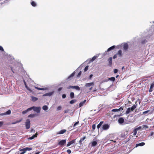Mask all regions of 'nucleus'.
Listing matches in <instances>:
<instances>
[{
	"mask_svg": "<svg viewBox=\"0 0 154 154\" xmlns=\"http://www.w3.org/2000/svg\"><path fill=\"white\" fill-rule=\"evenodd\" d=\"M145 145V143L144 142H141V143L136 144L135 147H137L138 146H143Z\"/></svg>",
	"mask_w": 154,
	"mask_h": 154,
	"instance_id": "14",
	"label": "nucleus"
},
{
	"mask_svg": "<svg viewBox=\"0 0 154 154\" xmlns=\"http://www.w3.org/2000/svg\"><path fill=\"white\" fill-rule=\"evenodd\" d=\"M48 89V88H41L40 90H46Z\"/></svg>",
	"mask_w": 154,
	"mask_h": 154,
	"instance_id": "48",
	"label": "nucleus"
},
{
	"mask_svg": "<svg viewBox=\"0 0 154 154\" xmlns=\"http://www.w3.org/2000/svg\"><path fill=\"white\" fill-rule=\"evenodd\" d=\"M86 101V100H84L83 101L80 102L79 104V107H81L83 106Z\"/></svg>",
	"mask_w": 154,
	"mask_h": 154,
	"instance_id": "23",
	"label": "nucleus"
},
{
	"mask_svg": "<svg viewBox=\"0 0 154 154\" xmlns=\"http://www.w3.org/2000/svg\"><path fill=\"white\" fill-rule=\"evenodd\" d=\"M62 89V88H60L58 89V91H60Z\"/></svg>",
	"mask_w": 154,
	"mask_h": 154,
	"instance_id": "58",
	"label": "nucleus"
},
{
	"mask_svg": "<svg viewBox=\"0 0 154 154\" xmlns=\"http://www.w3.org/2000/svg\"><path fill=\"white\" fill-rule=\"evenodd\" d=\"M141 128V126H140L138 128H134L133 131V134L132 136H135L137 134V131L139 130H140Z\"/></svg>",
	"mask_w": 154,
	"mask_h": 154,
	"instance_id": "3",
	"label": "nucleus"
},
{
	"mask_svg": "<svg viewBox=\"0 0 154 154\" xmlns=\"http://www.w3.org/2000/svg\"><path fill=\"white\" fill-rule=\"evenodd\" d=\"M67 152L69 154H70V153H71V150H70V149H68L67 150Z\"/></svg>",
	"mask_w": 154,
	"mask_h": 154,
	"instance_id": "52",
	"label": "nucleus"
},
{
	"mask_svg": "<svg viewBox=\"0 0 154 154\" xmlns=\"http://www.w3.org/2000/svg\"><path fill=\"white\" fill-rule=\"evenodd\" d=\"M22 121V119L20 120L16 121L15 122H14L12 123V124H15L18 123H19L20 122Z\"/></svg>",
	"mask_w": 154,
	"mask_h": 154,
	"instance_id": "35",
	"label": "nucleus"
},
{
	"mask_svg": "<svg viewBox=\"0 0 154 154\" xmlns=\"http://www.w3.org/2000/svg\"><path fill=\"white\" fill-rule=\"evenodd\" d=\"M96 126L95 125H92V128L93 130H94Z\"/></svg>",
	"mask_w": 154,
	"mask_h": 154,
	"instance_id": "50",
	"label": "nucleus"
},
{
	"mask_svg": "<svg viewBox=\"0 0 154 154\" xmlns=\"http://www.w3.org/2000/svg\"><path fill=\"white\" fill-rule=\"evenodd\" d=\"M92 87H91V88H90V89H89V90H90V91H91V90L92 89Z\"/></svg>",
	"mask_w": 154,
	"mask_h": 154,
	"instance_id": "63",
	"label": "nucleus"
},
{
	"mask_svg": "<svg viewBox=\"0 0 154 154\" xmlns=\"http://www.w3.org/2000/svg\"><path fill=\"white\" fill-rule=\"evenodd\" d=\"M109 141H113L114 142H116V141H113V140H110Z\"/></svg>",
	"mask_w": 154,
	"mask_h": 154,
	"instance_id": "64",
	"label": "nucleus"
},
{
	"mask_svg": "<svg viewBox=\"0 0 154 154\" xmlns=\"http://www.w3.org/2000/svg\"><path fill=\"white\" fill-rule=\"evenodd\" d=\"M116 54L118 57H121L122 55V51L121 50H119Z\"/></svg>",
	"mask_w": 154,
	"mask_h": 154,
	"instance_id": "18",
	"label": "nucleus"
},
{
	"mask_svg": "<svg viewBox=\"0 0 154 154\" xmlns=\"http://www.w3.org/2000/svg\"><path fill=\"white\" fill-rule=\"evenodd\" d=\"M75 72H73L68 77L67 79H70L71 77H72L74 76V75H75Z\"/></svg>",
	"mask_w": 154,
	"mask_h": 154,
	"instance_id": "30",
	"label": "nucleus"
},
{
	"mask_svg": "<svg viewBox=\"0 0 154 154\" xmlns=\"http://www.w3.org/2000/svg\"><path fill=\"white\" fill-rule=\"evenodd\" d=\"M154 134V132H151V133L150 135V136H152Z\"/></svg>",
	"mask_w": 154,
	"mask_h": 154,
	"instance_id": "57",
	"label": "nucleus"
},
{
	"mask_svg": "<svg viewBox=\"0 0 154 154\" xmlns=\"http://www.w3.org/2000/svg\"><path fill=\"white\" fill-rule=\"evenodd\" d=\"M115 46L113 45L107 49L106 51H105V53H106L107 52L109 51L112 50H113L115 48Z\"/></svg>",
	"mask_w": 154,
	"mask_h": 154,
	"instance_id": "13",
	"label": "nucleus"
},
{
	"mask_svg": "<svg viewBox=\"0 0 154 154\" xmlns=\"http://www.w3.org/2000/svg\"><path fill=\"white\" fill-rule=\"evenodd\" d=\"M11 113V111L10 110H8L5 113H4V115H9Z\"/></svg>",
	"mask_w": 154,
	"mask_h": 154,
	"instance_id": "32",
	"label": "nucleus"
},
{
	"mask_svg": "<svg viewBox=\"0 0 154 154\" xmlns=\"http://www.w3.org/2000/svg\"><path fill=\"white\" fill-rule=\"evenodd\" d=\"M62 97L63 98H65L66 97V95L65 94H63L62 95Z\"/></svg>",
	"mask_w": 154,
	"mask_h": 154,
	"instance_id": "53",
	"label": "nucleus"
},
{
	"mask_svg": "<svg viewBox=\"0 0 154 154\" xmlns=\"http://www.w3.org/2000/svg\"><path fill=\"white\" fill-rule=\"evenodd\" d=\"M93 76V75L91 74L90 75L89 78L91 79V78Z\"/></svg>",
	"mask_w": 154,
	"mask_h": 154,
	"instance_id": "60",
	"label": "nucleus"
},
{
	"mask_svg": "<svg viewBox=\"0 0 154 154\" xmlns=\"http://www.w3.org/2000/svg\"><path fill=\"white\" fill-rule=\"evenodd\" d=\"M25 87L30 92H32V91L30 88H29L27 85H26L25 86Z\"/></svg>",
	"mask_w": 154,
	"mask_h": 154,
	"instance_id": "37",
	"label": "nucleus"
},
{
	"mask_svg": "<svg viewBox=\"0 0 154 154\" xmlns=\"http://www.w3.org/2000/svg\"><path fill=\"white\" fill-rule=\"evenodd\" d=\"M124 122V120L122 118H121L118 119V122L120 124H122Z\"/></svg>",
	"mask_w": 154,
	"mask_h": 154,
	"instance_id": "19",
	"label": "nucleus"
},
{
	"mask_svg": "<svg viewBox=\"0 0 154 154\" xmlns=\"http://www.w3.org/2000/svg\"><path fill=\"white\" fill-rule=\"evenodd\" d=\"M32 149V148H29V147H25L24 148L22 149H20V151L22 152H21L20 153V154H24V153H25L26 151H29L31 150Z\"/></svg>",
	"mask_w": 154,
	"mask_h": 154,
	"instance_id": "2",
	"label": "nucleus"
},
{
	"mask_svg": "<svg viewBox=\"0 0 154 154\" xmlns=\"http://www.w3.org/2000/svg\"><path fill=\"white\" fill-rule=\"evenodd\" d=\"M123 109V107H121L118 109H114L112 110V112H118V111H122Z\"/></svg>",
	"mask_w": 154,
	"mask_h": 154,
	"instance_id": "10",
	"label": "nucleus"
},
{
	"mask_svg": "<svg viewBox=\"0 0 154 154\" xmlns=\"http://www.w3.org/2000/svg\"><path fill=\"white\" fill-rule=\"evenodd\" d=\"M115 79L114 77H112L108 79V80H110L111 81L114 82L115 80Z\"/></svg>",
	"mask_w": 154,
	"mask_h": 154,
	"instance_id": "29",
	"label": "nucleus"
},
{
	"mask_svg": "<svg viewBox=\"0 0 154 154\" xmlns=\"http://www.w3.org/2000/svg\"><path fill=\"white\" fill-rule=\"evenodd\" d=\"M35 88H36V89H37L38 90H41V88H39L37 87H35Z\"/></svg>",
	"mask_w": 154,
	"mask_h": 154,
	"instance_id": "56",
	"label": "nucleus"
},
{
	"mask_svg": "<svg viewBox=\"0 0 154 154\" xmlns=\"http://www.w3.org/2000/svg\"><path fill=\"white\" fill-rule=\"evenodd\" d=\"M154 87V82L152 83V84L150 86V88H152Z\"/></svg>",
	"mask_w": 154,
	"mask_h": 154,
	"instance_id": "45",
	"label": "nucleus"
},
{
	"mask_svg": "<svg viewBox=\"0 0 154 154\" xmlns=\"http://www.w3.org/2000/svg\"><path fill=\"white\" fill-rule=\"evenodd\" d=\"M79 121H78L77 122H76L75 124H74L73 125V127H75L78 124H79Z\"/></svg>",
	"mask_w": 154,
	"mask_h": 154,
	"instance_id": "47",
	"label": "nucleus"
},
{
	"mask_svg": "<svg viewBox=\"0 0 154 154\" xmlns=\"http://www.w3.org/2000/svg\"><path fill=\"white\" fill-rule=\"evenodd\" d=\"M31 5H32L34 7H35L36 6V4L34 2H31Z\"/></svg>",
	"mask_w": 154,
	"mask_h": 154,
	"instance_id": "40",
	"label": "nucleus"
},
{
	"mask_svg": "<svg viewBox=\"0 0 154 154\" xmlns=\"http://www.w3.org/2000/svg\"><path fill=\"white\" fill-rule=\"evenodd\" d=\"M37 135H38L37 133H36L35 134H34L33 136H32V137H29V139H30V140H32V139H33L34 138L36 137Z\"/></svg>",
	"mask_w": 154,
	"mask_h": 154,
	"instance_id": "20",
	"label": "nucleus"
},
{
	"mask_svg": "<svg viewBox=\"0 0 154 154\" xmlns=\"http://www.w3.org/2000/svg\"><path fill=\"white\" fill-rule=\"evenodd\" d=\"M94 85V82H92L91 83H86L85 85V86L86 87H90L91 86H93Z\"/></svg>",
	"mask_w": 154,
	"mask_h": 154,
	"instance_id": "7",
	"label": "nucleus"
},
{
	"mask_svg": "<svg viewBox=\"0 0 154 154\" xmlns=\"http://www.w3.org/2000/svg\"><path fill=\"white\" fill-rule=\"evenodd\" d=\"M109 127V126L108 124H105L103 126V130H106L108 129Z\"/></svg>",
	"mask_w": 154,
	"mask_h": 154,
	"instance_id": "6",
	"label": "nucleus"
},
{
	"mask_svg": "<svg viewBox=\"0 0 154 154\" xmlns=\"http://www.w3.org/2000/svg\"><path fill=\"white\" fill-rule=\"evenodd\" d=\"M31 110V108H29L26 110L23 111L22 114H25L29 111H30Z\"/></svg>",
	"mask_w": 154,
	"mask_h": 154,
	"instance_id": "17",
	"label": "nucleus"
},
{
	"mask_svg": "<svg viewBox=\"0 0 154 154\" xmlns=\"http://www.w3.org/2000/svg\"><path fill=\"white\" fill-rule=\"evenodd\" d=\"M153 89L151 88L150 87V88L149 90V91L150 92H151L152 91Z\"/></svg>",
	"mask_w": 154,
	"mask_h": 154,
	"instance_id": "55",
	"label": "nucleus"
},
{
	"mask_svg": "<svg viewBox=\"0 0 154 154\" xmlns=\"http://www.w3.org/2000/svg\"><path fill=\"white\" fill-rule=\"evenodd\" d=\"M68 110H66L65 111V113H67L68 112Z\"/></svg>",
	"mask_w": 154,
	"mask_h": 154,
	"instance_id": "62",
	"label": "nucleus"
},
{
	"mask_svg": "<svg viewBox=\"0 0 154 154\" xmlns=\"http://www.w3.org/2000/svg\"><path fill=\"white\" fill-rule=\"evenodd\" d=\"M61 109V106H58L57 109V110H60Z\"/></svg>",
	"mask_w": 154,
	"mask_h": 154,
	"instance_id": "44",
	"label": "nucleus"
},
{
	"mask_svg": "<svg viewBox=\"0 0 154 154\" xmlns=\"http://www.w3.org/2000/svg\"><path fill=\"white\" fill-rule=\"evenodd\" d=\"M42 109L46 111L48 109V107L47 106L45 105L42 107Z\"/></svg>",
	"mask_w": 154,
	"mask_h": 154,
	"instance_id": "27",
	"label": "nucleus"
},
{
	"mask_svg": "<svg viewBox=\"0 0 154 154\" xmlns=\"http://www.w3.org/2000/svg\"><path fill=\"white\" fill-rule=\"evenodd\" d=\"M131 111V110L130 108V107L128 108L126 112V113L127 114H129Z\"/></svg>",
	"mask_w": 154,
	"mask_h": 154,
	"instance_id": "28",
	"label": "nucleus"
},
{
	"mask_svg": "<svg viewBox=\"0 0 154 154\" xmlns=\"http://www.w3.org/2000/svg\"><path fill=\"white\" fill-rule=\"evenodd\" d=\"M118 70L117 69H115L114 70V72L115 73H116L117 72Z\"/></svg>",
	"mask_w": 154,
	"mask_h": 154,
	"instance_id": "49",
	"label": "nucleus"
},
{
	"mask_svg": "<svg viewBox=\"0 0 154 154\" xmlns=\"http://www.w3.org/2000/svg\"><path fill=\"white\" fill-rule=\"evenodd\" d=\"M128 131H125L124 132V135L123 134H122V136H127L128 135Z\"/></svg>",
	"mask_w": 154,
	"mask_h": 154,
	"instance_id": "34",
	"label": "nucleus"
},
{
	"mask_svg": "<svg viewBox=\"0 0 154 154\" xmlns=\"http://www.w3.org/2000/svg\"><path fill=\"white\" fill-rule=\"evenodd\" d=\"M24 84L25 86L26 85H27L26 83V82L25 81H24Z\"/></svg>",
	"mask_w": 154,
	"mask_h": 154,
	"instance_id": "61",
	"label": "nucleus"
},
{
	"mask_svg": "<svg viewBox=\"0 0 154 154\" xmlns=\"http://www.w3.org/2000/svg\"><path fill=\"white\" fill-rule=\"evenodd\" d=\"M31 100L33 101H35L38 100V98L37 97H34L33 96H31Z\"/></svg>",
	"mask_w": 154,
	"mask_h": 154,
	"instance_id": "22",
	"label": "nucleus"
},
{
	"mask_svg": "<svg viewBox=\"0 0 154 154\" xmlns=\"http://www.w3.org/2000/svg\"><path fill=\"white\" fill-rule=\"evenodd\" d=\"M35 114H30L28 116V117L32 118L35 117Z\"/></svg>",
	"mask_w": 154,
	"mask_h": 154,
	"instance_id": "25",
	"label": "nucleus"
},
{
	"mask_svg": "<svg viewBox=\"0 0 154 154\" xmlns=\"http://www.w3.org/2000/svg\"><path fill=\"white\" fill-rule=\"evenodd\" d=\"M97 144V142L95 141H93L91 142L90 144L89 145H90L91 146H96Z\"/></svg>",
	"mask_w": 154,
	"mask_h": 154,
	"instance_id": "8",
	"label": "nucleus"
},
{
	"mask_svg": "<svg viewBox=\"0 0 154 154\" xmlns=\"http://www.w3.org/2000/svg\"><path fill=\"white\" fill-rule=\"evenodd\" d=\"M75 140H73L70 142H69L67 144V147L69 146L70 145H71V144L74 143L75 142Z\"/></svg>",
	"mask_w": 154,
	"mask_h": 154,
	"instance_id": "16",
	"label": "nucleus"
},
{
	"mask_svg": "<svg viewBox=\"0 0 154 154\" xmlns=\"http://www.w3.org/2000/svg\"><path fill=\"white\" fill-rule=\"evenodd\" d=\"M66 131V130L63 129V130H61L60 131L58 132L57 134H63V133H65Z\"/></svg>",
	"mask_w": 154,
	"mask_h": 154,
	"instance_id": "15",
	"label": "nucleus"
},
{
	"mask_svg": "<svg viewBox=\"0 0 154 154\" xmlns=\"http://www.w3.org/2000/svg\"><path fill=\"white\" fill-rule=\"evenodd\" d=\"M4 124V122H3L0 121V127H2Z\"/></svg>",
	"mask_w": 154,
	"mask_h": 154,
	"instance_id": "46",
	"label": "nucleus"
},
{
	"mask_svg": "<svg viewBox=\"0 0 154 154\" xmlns=\"http://www.w3.org/2000/svg\"><path fill=\"white\" fill-rule=\"evenodd\" d=\"M99 56L98 55H97L94 56L89 61L90 62H92L94 61Z\"/></svg>",
	"mask_w": 154,
	"mask_h": 154,
	"instance_id": "11",
	"label": "nucleus"
},
{
	"mask_svg": "<svg viewBox=\"0 0 154 154\" xmlns=\"http://www.w3.org/2000/svg\"><path fill=\"white\" fill-rule=\"evenodd\" d=\"M70 88L75 89L78 91L80 90V87L78 86H69L67 88L68 89H70Z\"/></svg>",
	"mask_w": 154,
	"mask_h": 154,
	"instance_id": "5",
	"label": "nucleus"
},
{
	"mask_svg": "<svg viewBox=\"0 0 154 154\" xmlns=\"http://www.w3.org/2000/svg\"><path fill=\"white\" fill-rule=\"evenodd\" d=\"M128 48V45L126 43L124 45H123V49L125 50H127Z\"/></svg>",
	"mask_w": 154,
	"mask_h": 154,
	"instance_id": "21",
	"label": "nucleus"
},
{
	"mask_svg": "<svg viewBox=\"0 0 154 154\" xmlns=\"http://www.w3.org/2000/svg\"><path fill=\"white\" fill-rule=\"evenodd\" d=\"M76 101V100H72L70 101V103L71 104H73L75 103Z\"/></svg>",
	"mask_w": 154,
	"mask_h": 154,
	"instance_id": "39",
	"label": "nucleus"
},
{
	"mask_svg": "<svg viewBox=\"0 0 154 154\" xmlns=\"http://www.w3.org/2000/svg\"><path fill=\"white\" fill-rule=\"evenodd\" d=\"M117 56L118 55H117V54H116L115 55H114V56H113V59H115L117 57Z\"/></svg>",
	"mask_w": 154,
	"mask_h": 154,
	"instance_id": "51",
	"label": "nucleus"
},
{
	"mask_svg": "<svg viewBox=\"0 0 154 154\" xmlns=\"http://www.w3.org/2000/svg\"><path fill=\"white\" fill-rule=\"evenodd\" d=\"M82 74V71H80L78 74L77 77H79Z\"/></svg>",
	"mask_w": 154,
	"mask_h": 154,
	"instance_id": "43",
	"label": "nucleus"
},
{
	"mask_svg": "<svg viewBox=\"0 0 154 154\" xmlns=\"http://www.w3.org/2000/svg\"><path fill=\"white\" fill-rule=\"evenodd\" d=\"M26 128L28 129L29 128L30 126V121L29 119H27L25 123Z\"/></svg>",
	"mask_w": 154,
	"mask_h": 154,
	"instance_id": "4",
	"label": "nucleus"
},
{
	"mask_svg": "<svg viewBox=\"0 0 154 154\" xmlns=\"http://www.w3.org/2000/svg\"><path fill=\"white\" fill-rule=\"evenodd\" d=\"M103 122H100V123H99V124L97 125V128L98 129H99L100 127H101V126L102 125L103 123Z\"/></svg>",
	"mask_w": 154,
	"mask_h": 154,
	"instance_id": "26",
	"label": "nucleus"
},
{
	"mask_svg": "<svg viewBox=\"0 0 154 154\" xmlns=\"http://www.w3.org/2000/svg\"><path fill=\"white\" fill-rule=\"evenodd\" d=\"M108 61L110 64H111L112 63V57H109L108 60Z\"/></svg>",
	"mask_w": 154,
	"mask_h": 154,
	"instance_id": "33",
	"label": "nucleus"
},
{
	"mask_svg": "<svg viewBox=\"0 0 154 154\" xmlns=\"http://www.w3.org/2000/svg\"><path fill=\"white\" fill-rule=\"evenodd\" d=\"M143 127L144 128H148V127L147 126V125H143Z\"/></svg>",
	"mask_w": 154,
	"mask_h": 154,
	"instance_id": "59",
	"label": "nucleus"
},
{
	"mask_svg": "<svg viewBox=\"0 0 154 154\" xmlns=\"http://www.w3.org/2000/svg\"><path fill=\"white\" fill-rule=\"evenodd\" d=\"M30 108H31V110L33 109L35 112L38 113L40 112L41 109L40 107H36L34 106L30 107Z\"/></svg>",
	"mask_w": 154,
	"mask_h": 154,
	"instance_id": "1",
	"label": "nucleus"
},
{
	"mask_svg": "<svg viewBox=\"0 0 154 154\" xmlns=\"http://www.w3.org/2000/svg\"><path fill=\"white\" fill-rule=\"evenodd\" d=\"M85 139V137H84L82 138L79 141V143L82 142Z\"/></svg>",
	"mask_w": 154,
	"mask_h": 154,
	"instance_id": "36",
	"label": "nucleus"
},
{
	"mask_svg": "<svg viewBox=\"0 0 154 154\" xmlns=\"http://www.w3.org/2000/svg\"><path fill=\"white\" fill-rule=\"evenodd\" d=\"M25 87L30 92H32V91L30 88H29L27 85H26L25 86Z\"/></svg>",
	"mask_w": 154,
	"mask_h": 154,
	"instance_id": "38",
	"label": "nucleus"
},
{
	"mask_svg": "<svg viewBox=\"0 0 154 154\" xmlns=\"http://www.w3.org/2000/svg\"><path fill=\"white\" fill-rule=\"evenodd\" d=\"M74 97V94L73 92H71L70 94V97L71 98H73Z\"/></svg>",
	"mask_w": 154,
	"mask_h": 154,
	"instance_id": "31",
	"label": "nucleus"
},
{
	"mask_svg": "<svg viewBox=\"0 0 154 154\" xmlns=\"http://www.w3.org/2000/svg\"><path fill=\"white\" fill-rule=\"evenodd\" d=\"M54 92H50L48 93H46L43 95V96H51L53 94Z\"/></svg>",
	"mask_w": 154,
	"mask_h": 154,
	"instance_id": "12",
	"label": "nucleus"
},
{
	"mask_svg": "<svg viewBox=\"0 0 154 154\" xmlns=\"http://www.w3.org/2000/svg\"><path fill=\"white\" fill-rule=\"evenodd\" d=\"M88 66H86L85 67V69H84V71L85 72L86 71L88 70Z\"/></svg>",
	"mask_w": 154,
	"mask_h": 154,
	"instance_id": "41",
	"label": "nucleus"
},
{
	"mask_svg": "<svg viewBox=\"0 0 154 154\" xmlns=\"http://www.w3.org/2000/svg\"><path fill=\"white\" fill-rule=\"evenodd\" d=\"M149 111H150L149 110H148L144 111L143 112V114H146L148 112H149Z\"/></svg>",
	"mask_w": 154,
	"mask_h": 154,
	"instance_id": "42",
	"label": "nucleus"
},
{
	"mask_svg": "<svg viewBox=\"0 0 154 154\" xmlns=\"http://www.w3.org/2000/svg\"><path fill=\"white\" fill-rule=\"evenodd\" d=\"M0 50L2 51H4V49L1 46H0Z\"/></svg>",
	"mask_w": 154,
	"mask_h": 154,
	"instance_id": "54",
	"label": "nucleus"
},
{
	"mask_svg": "<svg viewBox=\"0 0 154 154\" xmlns=\"http://www.w3.org/2000/svg\"><path fill=\"white\" fill-rule=\"evenodd\" d=\"M136 105L134 104L133 105V106H131V108H130V109H131V111H133L136 107Z\"/></svg>",
	"mask_w": 154,
	"mask_h": 154,
	"instance_id": "24",
	"label": "nucleus"
},
{
	"mask_svg": "<svg viewBox=\"0 0 154 154\" xmlns=\"http://www.w3.org/2000/svg\"><path fill=\"white\" fill-rule=\"evenodd\" d=\"M66 140H62L59 143V144L60 146H63L66 143Z\"/></svg>",
	"mask_w": 154,
	"mask_h": 154,
	"instance_id": "9",
	"label": "nucleus"
}]
</instances>
